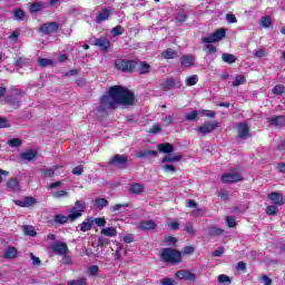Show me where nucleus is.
Instances as JSON below:
<instances>
[{"instance_id": "5", "label": "nucleus", "mask_w": 285, "mask_h": 285, "mask_svg": "<svg viewBox=\"0 0 285 285\" xmlns=\"http://www.w3.org/2000/svg\"><path fill=\"white\" fill-rule=\"evenodd\" d=\"M137 66H139V62H137V60L118 58L115 61V68L116 70H119V72L132 73L135 72V70H137Z\"/></svg>"}, {"instance_id": "55", "label": "nucleus", "mask_w": 285, "mask_h": 285, "mask_svg": "<svg viewBox=\"0 0 285 285\" xmlns=\"http://www.w3.org/2000/svg\"><path fill=\"white\" fill-rule=\"evenodd\" d=\"M161 285H177V282L174 278L165 277L160 281Z\"/></svg>"}, {"instance_id": "46", "label": "nucleus", "mask_w": 285, "mask_h": 285, "mask_svg": "<svg viewBox=\"0 0 285 285\" xmlns=\"http://www.w3.org/2000/svg\"><path fill=\"white\" fill-rule=\"evenodd\" d=\"M258 282H262L263 285H273V279L266 274L261 275Z\"/></svg>"}, {"instance_id": "39", "label": "nucleus", "mask_w": 285, "mask_h": 285, "mask_svg": "<svg viewBox=\"0 0 285 285\" xmlns=\"http://www.w3.org/2000/svg\"><path fill=\"white\" fill-rule=\"evenodd\" d=\"M124 32H126V29L121 24H118L111 29V35L114 37H121Z\"/></svg>"}, {"instance_id": "30", "label": "nucleus", "mask_w": 285, "mask_h": 285, "mask_svg": "<svg viewBox=\"0 0 285 285\" xmlns=\"http://www.w3.org/2000/svg\"><path fill=\"white\" fill-rule=\"evenodd\" d=\"M21 159H24L26 161H32L33 159H37V150L31 149L27 153H22Z\"/></svg>"}, {"instance_id": "45", "label": "nucleus", "mask_w": 285, "mask_h": 285, "mask_svg": "<svg viewBox=\"0 0 285 285\" xmlns=\"http://www.w3.org/2000/svg\"><path fill=\"white\" fill-rule=\"evenodd\" d=\"M261 26L264 28H269L271 26H273V21L271 20V16H264L261 19Z\"/></svg>"}, {"instance_id": "16", "label": "nucleus", "mask_w": 285, "mask_h": 285, "mask_svg": "<svg viewBox=\"0 0 285 285\" xmlns=\"http://www.w3.org/2000/svg\"><path fill=\"white\" fill-rule=\"evenodd\" d=\"M269 126H275V128H284L285 127V116L279 115V116H273L269 118L268 121Z\"/></svg>"}, {"instance_id": "57", "label": "nucleus", "mask_w": 285, "mask_h": 285, "mask_svg": "<svg viewBox=\"0 0 285 285\" xmlns=\"http://www.w3.org/2000/svg\"><path fill=\"white\" fill-rule=\"evenodd\" d=\"M266 213L269 215V216H275L277 215V207L275 205H269L267 206L266 208Z\"/></svg>"}, {"instance_id": "17", "label": "nucleus", "mask_w": 285, "mask_h": 285, "mask_svg": "<svg viewBox=\"0 0 285 285\" xmlns=\"http://www.w3.org/2000/svg\"><path fill=\"white\" fill-rule=\"evenodd\" d=\"M138 228H140V230H155L157 223L153 219H145L138 224Z\"/></svg>"}, {"instance_id": "11", "label": "nucleus", "mask_w": 285, "mask_h": 285, "mask_svg": "<svg viewBox=\"0 0 285 285\" xmlns=\"http://www.w3.org/2000/svg\"><path fill=\"white\" fill-rule=\"evenodd\" d=\"M39 32L42 35H55V32H59V23L46 22L39 28Z\"/></svg>"}, {"instance_id": "29", "label": "nucleus", "mask_w": 285, "mask_h": 285, "mask_svg": "<svg viewBox=\"0 0 285 285\" xmlns=\"http://www.w3.org/2000/svg\"><path fill=\"white\" fill-rule=\"evenodd\" d=\"M92 224L94 222L90 218H87L85 222H82L79 225L81 233H88V230H92Z\"/></svg>"}, {"instance_id": "61", "label": "nucleus", "mask_w": 285, "mask_h": 285, "mask_svg": "<svg viewBox=\"0 0 285 285\" xmlns=\"http://www.w3.org/2000/svg\"><path fill=\"white\" fill-rule=\"evenodd\" d=\"M224 255V246H219L216 250L212 252L213 257H222Z\"/></svg>"}, {"instance_id": "24", "label": "nucleus", "mask_w": 285, "mask_h": 285, "mask_svg": "<svg viewBox=\"0 0 285 285\" xmlns=\"http://www.w3.org/2000/svg\"><path fill=\"white\" fill-rule=\"evenodd\" d=\"M18 255H19V250H17V247L9 246L3 254V258L4 259H14Z\"/></svg>"}, {"instance_id": "2", "label": "nucleus", "mask_w": 285, "mask_h": 285, "mask_svg": "<svg viewBox=\"0 0 285 285\" xmlns=\"http://www.w3.org/2000/svg\"><path fill=\"white\" fill-rule=\"evenodd\" d=\"M83 213H86V202L77 200L75 206L70 209V214L68 216L62 214H56L53 216V224H58L59 226H63L70 222H77L80 217H83Z\"/></svg>"}, {"instance_id": "31", "label": "nucleus", "mask_w": 285, "mask_h": 285, "mask_svg": "<svg viewBox=\"0 0 285 285\" xmlns=\"http://www.w3.org/2000/svg\"><path fill=\"white\" fill-rule=\"evenodd\" d=\"M100 235H105L106 237H117V228L107 227L100 230Z\"/></svg>"}, {"instance_id": "14", "label": "nucleus", "mask_w": 285, "mask_h": 285, "mask_svg": "<svg viewBox=\"0 0 285 285\" xmlns=\"http://www.w3.org/2000/svg\"><path fill=\"white\" fill-rule=\"evenodd\" d=\"M52 252L56 253V255H66L70 253V248H68L67 243L58 242L52 245Z\"/></svg>"}, {"instance_id": "38", "label": "nucleus", "mask_w": 285, "mask_h": 285, "mask_svg": "<svg viewBox=\"0 0 285 285\" xmlns=\"http://www.w3.org/2000/svg\"><path fill=\"white\" fill-rule=\"evenodd\" d=\"M272 95H276L278 97H282V95H285V86L284 85H276L272 89Z\"/></svg>"}, {"instance_id": "33", "label": "nucleus", "mask_w": 285, "mask_h": 285, "mask_svg": "<svg viewBox=\"0 0 285 285\" xmlns=\"http://www.w3.org/2000/svg\"><path fill=\"white\" fill-rule=\"evenodd\" d=\"M137 68H140V75H148V72H150V65L146 61L138 62Z\"/></svg>"}, {"instance_id": "28", "label": "nucleus", "mask_w": 285, "mask_h": 285, "mask_svg": "<svg viewBox=\"0 0 285 285\" xmlns=\"http://www.w3.org/2000/svg\"><path fill=\"white\" fill-rule=\"evenodd\" d=\"M129 193H131V195H141V193H144V185L139 183L130 185Z\"/></svg>"}, {"instance_id": "62", "label": "nucleus", "mask_w": 285, "mask_h": 285, "mask_svg": "<svg viewBox=\"0 0 285 285\" xmlns=\"http://www.w3.org/2000/svg\"><path fill=\"white\" fill-rule=\"evenodd\" d=\"M181 253L183 255H193V253H195V247L185 246Z\"/></svg>"}, {"instance_id": "58", "label": "nucleus", "mask_w": 285, "mask_h": 285, "mask_svg": "<svg viewBox=\"0 0 285 285\" xmlns=\"http://www.w3.org/2000/svg\"><path fill=\"white\" fill-rule=\"evenodd\" d=\"M72 175H83V165H78L71 170Z\"/></svg>"}, {"instance_id": "32", "label": "nucleus", "mask_w": 285, "mask_h": 285, "mask_svg": "<svg viewBox=\"0 0 285 285\" xmlns=\"http://www.w3.org/2000/svg\"><path fill=\"white\" fill-rule=\"evenodd\" d=\"M181 154H178L176 156H165L163 159H161V164H168V163H175V161H181Z\"/></svg>"}, {"instance_id": "54", "label": "nucleus", "mask_w": 285, "mask_h": 285, "mask_svg": "<svg viewBox=\"0 0 285 285\" xmlns=\"http://www.w3.org/2000/svg\"><path fill=\"white\" fill-rule=\"evenodd\" d=\"M150 135H158V132H161V126L159 124H155L151 126V128L148 130Z\"/></svg>"}, {"instance_id": "15", "label": "nucleus", "mask_w": 285, "mask_h": 285, "mask_svg": "<svg viewBox=\"0 0 285 285\" xmlns=\"http://www.w3.org/2000/svg\"><path fill=\"white\" fill-rule=\"evenodd\" d=\"M236 128H237L239 139H246V137L250 135V128L246 122H238Z\"/></svg>"}, {"instance_id": "12", "label": "nucleus", "mask_w": 285, "mask_h": 285, "mask_svg": "<svg viewBox=\"0 0 285 285\" xmlns=\"http://www.w3.org/2000/svg\"><path fill=\"white\" fill-rule=\"evenodd\" d=\"M92 46L99 48L102 52H110V40L106 37L96 38Z\"/></svg>"}, {"instance_id": "7", "label": "nucleus", "mask_w": 285, "mask_h": 285, "mask_svg": "<svg viewBox=\"0 0 285 285\" xmlns=\"http://www.w3.org/2000/svg\"><path fill=\"white\" fill-rule=\"evenodd\" d=\"M223 184H237L238 181H244V176L242 174L235 173H225L220 177Z\"/></svg>"}, {"instance_id": "8", "label": "nucleus", "mask_w": 285, "mask_h": 285, "mask_svg": "<svg viewBox=\"0 0 285 285\" xmlns=\"http://www.w3.org/2000/svg\"><path fill=\"white\" fill-rule=\"evenodd\" d=\"M108 166H118V168H126L128 166L127 155H114L110 160L107 161Z\"/></svg>"}, {"instance_id": "25", "label": "nucleus", "mask_w": 285, "mask_h": 285, "mask_svg": "<svg viewBox=\"0 0 285 285\" xmlns=\"http://www.w3.org/2000/svg\"><path fill=\"white\" fill-rule=\"evenodd\" d=\"M161 57L163 59H177L179 57V55L177 53V51L173 48H168L166 50L161 51Z\"/></svg>"}, {"instance_id": "50", "label": "nucleus", "mask_w": 285, "mask_h": 285, "mask_svg": "<svg viewBox=\"0 0 285 285\" xmlns=\"http://www.w3.org/2000/svg\"><path fill=\"white\" fill-rule=\"evenodd\" d=\"M237 226V222L235 220V217L227 216L226 217V227L227 228H235Z\"/></svg>"}, {"instance_id": "13", "label": "nucleus", "mask_w": 285, "mask_h": 285, "mask_svg": "<svg viewBox=\"0 0 285 285\" xmlns=\"http://www.w3.org/2000/svg\"><path fill=\"white\" fill-rule=\"evenodd\" d=\"M176 277L178 279H186L187 282H195L197 279V275L188 269H180L176 273Z\"/></svg>"}, {"instance_id": "64", "label": "nucleus", "mask_w": 285, "mask_h": 285, "mask_svg": "<svg viewBox=\"0 0 285 285\" xmlns=\"http://www.w3.org/2000/svg\"><path fill=\"white\" fill-rule=\"evenodd\" d=\"M276 150H278V153H285V140H281V142L276 145Z\"/></svg>"}, {"instance_id": "18", "label": "nucleus", "mask_w": 285, "mask_h": 285, "mask_svg": "<svg viewBox=\"0 0 285 285\" xmlns=\"http://www.w3.org/2000/svg\"><path fill=\"white\" fill-rule=\"evenodd\" d=\"M180 66L183 68H193V66H195V56L194 55H184L180 58Z\"/></svg>"}, {"instance_id": "59", "label": "nucleus", "mask_w": 285, "mask_h": 285, "mask_svg": "<svg viewBox=\"0 0 285 285\" xmlns=\"http://www.w3.org/2000/svg\"><path fill=\"white\" fill-rule=\"evenodd\" d=\"M185 230L186 233H188V235H195L196 233L195 227L193 226V223H186Z\"/></svg>"}, {"instance_id": "48", "label": "nucleus", "mask_w": 285, "mask_h": 285, "mask_svg": "<svg viewBox=\"0 0 285 285\" xmlns=\"http://www.w3.org/2000/svg\"><path fill=\"white\" fill-rule=\"evenodd\" d=\"M246 82V77L244 75H237L235 81L233 82V86L237 88L238 86H242V83Z\"/></svg>"}, {"instance_id": "49", "label": "nucleus", "mask_w": 285, "mask_h": 285, "mask_svg": "<svg viewBox=\"0 0 285 285\" xmlns=\"http://www.w3.org/2000/svg\"><path fill=\"white\" fill-rule=\"evenodd\" d=\"M70 253L63 254L62 258H61V264H63V266H70L72 265V257L69 256Z\"/></svg>"}, {"instance_id": "60", "label": "nucleus", "mask_w": 285, "mask_h": 285, "mask_svg": "<svg viewBox=\"0 0 285 285\" xmlns=\"http://www.w3.org/2000/svg\"><path fill=\"white\" fill-rule=\"evenodd\" d=\"M188 19V14L186 12H179L176 16V21H179V23H184Z\"/></svg>"}, {"instance_id": "44", "label": "nucleus", "mask_w": 285, "mask_h": 285, "mask_svg": "<svg viewBox=\"0 0 285 285\" xmlns=\"http://www.w3.org/2000/svg\"><path fill=\"white\" fill-rule=\"evenodd\" d=\"M186 121H197L199 119V114L197 110H193L190 114L185 116Z\"/></svg>"}, {"instance_id": "10", "label": "nucleus", "mask_w": 285, "mask_h": 285, "mask_svg": "<svg viewBox=\"0 0 285 285\" xmlns=\"http://www.w3.org/2000/svg\"><path fill=\"white\" fill-rule=\"evenodd\" d=\"M217 128H219V122H217V120L213 122L206 121L203 126L198 127L197 131L200 132V135H208L217 130Z\"/></svg>"}, {"instance_id": "47", "label": "nucleus", "mask_w": 285, "mask_h": 285, "mask_svg": "<svg viewBox=\"0 0 285 285\" xmlns=\"http://www.w3.org/2000/svg\"><path fill=\"white\" fill-rule=\"evenodd\" d=\"M51 195L55 197V199H61V197H68L69 194L66 189H61L53 191Z\"/></svg>"}, {"instance_id": "42", "label": "nucleus", "mask_w": 285, "mask_h": 285, "mask_svg": "<svg viewBox=\"0 0 285 285\" xmlns=\"http://www.w3.org/2000/svg\"><path fill=\"white\" fill-rule=\"evenodd\" d=\"M24 235H28L29 237H37V232L35 230V227L30 225H26L23 227Z\"/></svg>"}, {"instance_id": "21", "label": "nucleus", "mask_w": 285, "mask_h": 285, "mask_svg": "<svg viewBox=\"0 0 285 285\" xmlns=\"http://www.w3.org/2000/svg\"><path fill=\"white\" fill-rule=\"evenodd\" d=\"M157 149L159 153H164L165 155H170V153H175V146L170 142H163L157 145Z\"/></svg>"}, {"instance_id": "43", "label": "nucleus", "mask_w": 285, "mask_h": 285, "mask_svg": "<svg viewBox=\"0 0 285 285\" xmlns=\"http://www.w3.org/2000/svg\"><path fill=\"white\" fill-rule=\"evenodd\" d=\"M13 17L19 21H23L26 19V12H23V9L18 8L13 11Z\"/></svg>"}, {"instance_id": "9", "label": "nucleus", "mask_w": 285, "mask_h": 285, "mask_svg": "<svg viewBox=\"0 0 285 285\" xmlns=\"http://www.w3.org/2000/svg\"><path fill=\"white\" fill-rule=\"evenodd\" d=\"M173 88H177V89L181 88V82L170 77L160 83V89H163L164 92H168V90H173Z\"/></svg>"}, {"instance_id": "56", "label": "nucleus", "mask_w": 285, "mask_h": 285, "mask_svg": "<svg viewBox=\"0 0 285 285\" xmlns=\"http://www.w3.org/2000/svg\"><path fill=\"white\" fill-rule=\"evenodd\" d=\"M42 175H45V177H48L49 179H52V177H55V169L52 168L42 169Z\"/></svg>"}, {"instance_id": "41", "label": "nucleus", "mask_w": 285, "mask_h": 285, "mask_svg": "<svg viewBox=\"0 0 285 285\" xmlns=\"http://www.w3.org/2000/svg\"><path fill=\"white\" fill-rule=\"evenodd\" d=\"M52 63H53L52 59H48V58L38 59V65L40 66V68H47V66H52Z\"/></svg>"}, {"instance_id": "36", "label": "nucleus", "mask_w": 285, "mask_h": 285, "mask_svg": "<svg viewBox=\"0 0 285 285\" xmlns=\"http://www.w3.org/2000/svg\"><path fill=\"white\" fill-rule=\"evenodd\" d=\"M222 59L225 63H235L237 61V57L233 53H223Z\"/></svg>"}, {"instance_id": "26", "label": "nucleus", "mask_w": 285, "mask_h": 285, "mask_svg": "<svg viewBox=\"0 0 285 285\" xmlns=\"http://www.w3.org/2000/svg\"><path fill=\"white\" fill-rule=\"evenodd\" d=\"M7 188H10L13 193H17L18 190H21V187L19 186V179L17 178H10L7 181Z\"/></svg>"}, {"instance_id": "40", "label": "nucleus", "mask_w": 285, "mask_h": 285, "mask_svg": "<svg viewBox=\"0 0 285 285\" xmlns=\"http://www.w3.org/2000/svg\"><path fill=\"white\" fill-rule=\"evenodd\" d=\"M7 144L10 148H19V146H22L23 140H21V138H13L8 140Z\"/></svg>"}, {"instance_id": "6", "label": "nucleus", "mask_w": 285, "mask_h": 285, "mask_svg": "<svg viewBox=\"0 0 285 285\" xmlns=\"http://www.w3.org/2000/svg\"><path fill=\"white\" fill-rule=\"evenodd\" d=\"M26 97V91L21 89H13V96H7L4 98L6 104L12 106V108H19L21 106V99Z\"/></svg>"}, {"instance_id": "19", "label": "nucleus", "mask_w": 285, "mask_h": 285, "mask_svg": "<svg viewBox=\"0 0 285 285\" xmlns=\"http://www.w3.org/2000/svg\"><path fill=\"white\" fill-rule=\"evenodd\" d=\"M267 197L275 206H284V197L278 191H273Z\"/></svg>"}, {"instance_id": "3", "label": "nucleus", "mask_w": 285, "mask_h": 285, "mask_svg": "<svg viewBox=\"0 0 285 285\" xmlns=\"http://www.w3.org/2000/svg\"><path fill=\"white\" fill-rule=\"evenodd\" d=\"M225 37H226V29L219 28L215 32H213L210 36L205 37L203 39V43H209L205 48L208 55H215V52H217V47L210 43H216V41H222V39H224Z\"/></svg>"}, {"instance_id": "52", "label": "nucleus", "mask_w": 285, "mask_h": 285, "mask_svg": "<svg viewBox=\"0 0 285 285\" xmlns=\"http://www.w3.org/2000/svg\"><path fill=\"white\" fill-rule=\"evenodd\" d=\"M186 86H197V75L187 77Z\"/></svg>"}, {"instance_id": "27", "label": "nucleus", "mask_w": 285, "mask_h": 285, "mask_svg": "<svg viewBox=\"0 0 285 285\" xmlns=\"http://www.w3.org/2000/svg\"><path fill=\"white\" fill-rule=\"evenodd\" d=\"M94 206L98 210H104V208L108 207V199H106V198H96L94 200Z\"/></svg>"}, {"instance_id": "53", "label": "nucleus", "mask_w": 285, "mask_h": 285, "mask_svg": "<svg viewBox=\"0 0 285 285\" xmlns=\"http://www.w3.org/2000/svg\"><path fill=\"white\" fill-rule=\"evenodd\" d=\"M218 282H219V284H230V276H228L226 274H220L218 276Z\"/></svg>"}, {"instance_id": "4", "label": "nucleus", "mask_w": 285, "mask_h": 285, "mask_svg": "<svg viewBox=\"0 0 285 285\" xmlns=\"http://www.w3.org/2000/svg\"><path fill=\"white\" fill-rule=\"evenodd\" d=\"M160 259L166 264H181V252L170 247L163 248Z\"/></svg>"}, {"instance_id": "20", "label": "nucleus", "mask_w": 285, "mask_h": 285, "mask_svg": "<svg viewBox=\"0 0 285 285\" xmlns=\"http://www.w3.org/2000/svg\"><path fill=\"white\" fill-rule=\"evenodd\" d=\"M110 14H112V11L104 8L100 12H98L96 23H104V21H108V19H110Z\"/></svg>"}, {"instance_id": "23", "label": "nucleus", "mask_w": 285, "mask_h": 285, "mask_svg": "<svg viewBox=\"0 0 285 285\" xmlns=\"http://www.w3.org/2000/svg\"><path fill=\"white\" fill-rule=\"evenodd\" d=\"M226 233L225 229L219 228L217 226H209L207 229V235L209 237H222V235H224Z\"/></svg>"}, {"instance_id": "37", "label": "nucleus", "mask_w": 285, "mask_h": 285, "mask_svg": "<svg viewBox=\"0 0 285 285\" xmlns=\"http://www.w3.org/2000/svg\"><path fill=\"white\" fill-rule=\"evenodd\" d=\"M28 61H30L28 58L18 57L16 58L13 66L16 68H23V66H28Z\"/></svg>"}, {"instance_id": "22", "label": "nucleus", "mask_w": 285, "mask_h": 285, "mask_svg": "<svg viewBox=\"0 0 285 285\" xmlns=\"http://www.w3.org/2000/svg\"><path fill=\"white\" fill-rule=\"evenodd\" d=\"M17 204L21 208H30V206H35L37 204V199L32 196H27L23 200H18Z\"/></svg>"}, {"instance_id": "35", "label": "nucleus", "mask_w": 285, "mask_h": 285, "mask_svg": "<svg viewBox=\"0 0 285 285\" xmlns=\"http://www.w3.org/2000/svg\"><path fill=\"white\" fill-rule=\"evenodd\" d=\"M43 10V2H32L30 7L31 14H37V12H41Z\"/></svg>"}, {"instance_id": "63", "label": "nucleus", "mask_w": 285, "mask_h": 285, "mask_svg": "<svg viewBox=\"0 0 285 285\" xmlns=\"http://www.w3.org/2000/svg\"><path fill=\"white\" fill-rule=\"evenodd\" d=\"M30 257H31L33 266H41V259L39 257L35 256L33 253L30 254Z\"/></svg>"}, {"instance_id": "1", "label": "nucleus", "mask_w": 285, "mask_h": 285, "mask_svg": "<svg viewBox=\"0 0 285 285\" xmlns=\"http://www.w3.org/2000/svg\"><path fill=\"white\" fill-rule=\"evenodd\" d=\"M99 102L100 106L96 108V111L99 115H108V108L117 110V106H135L137 104V97H135V92L130 89L115 85L100 97Z\"/></svg>"}, {"instance_id": "51", "label": "nucleus", "mask_w": 285, "mask_h": 285, "mask_svg": "<svg viewBox=\"0 0 285 285\" xmlns=\"http://www.w3.org/2000/svg\"><path fill=\"white\" fill-rule=\"evenodd\" d=\"M68 285H88L86 278L72 279L68 282Z\"/></svg>"}, {"instance_id": "34", "label": "nucleus", "mask_w": 285, "mask_h": 285, "mask_svg": "<svg viewBox=\"0 0 285 285\" xmlns=\"http://www.w3.org/2000/svg\"><path fill=\"white\" fill-rule=\"evenodd\" d=\"M110 245V238H107L105 236H100L98 238L97 248H108Z\"/></svg>"}]
</instances>
